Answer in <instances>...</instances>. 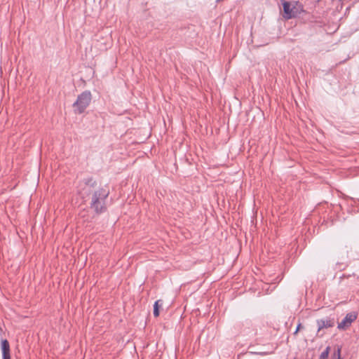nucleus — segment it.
<instances>
[{
	"label": "nucleus",
	"mask_w": 359,
	"mask_h": 359,
	"mask_svg": "<svg viewBox=\"0 0 359 359\" xmlns=\"http://www.w3.org/2000/svg\"><path fill=\"white\" fill-rule=\"evenodd\" d=\"M301 327H302V324H301V323H299V324L297 325V327L296 331L294 332V334H295L299 332V330L301 329Z\"/></svg>",
	"instance_id": "obj_10"
},
{
	"label": "nucleus",
	"mask_w": 359,
	"mask_h": 359,
	"mask_svg": "<svg viewBox=\"0 0 359 359\" xmlns=\"http://www.w3.org/2000/svg\"><path fill=\"white\" fill-rule=\"evenodd\" d=\"M330 348L327 346L326 349L321 353L320 358L322 359H327L328 358L329 353H330Z\"/></svg>",
	"instance_id": "obj_8"
},
{
	"label": "nucleus",
	"mask_w": 359,
	"mask_h": 359,
	"mask_svg": "<svg viewBox=\"0 0 359 359\" xmlns=\"http://www.w3.org/2000/svg\"><path fill=\"white\" fill-rule=\"evenodd\" d=\"M283 9V18L290 20L296 18L302 11V6L297 1L281 0Z\"/></svg>",
	"instance_id": "obj_2"
},
{
	"label": "nucleus",
	"mask_w": 359,
	"mask_h": 359,
	"mask_svg": "<svg viewBox=\"0 0 359 359\" xmlns=\"http://www.w3.org/2000/svg\"><path fill=\"white\" fill-rule=\"evenodd\" d=\"M91 100L92 95L90 92L84 91L80 94L78 96L76 101L73 104L75 112L77 114L83 113L89 106Z\"/></svg>",
	"instance_id": "obj_3"
},
{
	"label": "nucleus",
	"mask_w": 359,
	"mask_h": 359,
	"mask_svg": "<svg viewBox=\"0 0 359 359\" xmlns=\"http://www.w3.org/2000/svg\"><path fill=\"white\" fill-rule=\"evenodd\" d=\"M334 356L336 357L337 359H341V348L340 347H337V350L334 353Z\"/></svg>",
	"instance_id": "obj_9"
},
{
	"label": "nucleus",
	"mask_w": 359,
	"mask_h": 359,
	"mask_svg": "<svg viewBox=\"0 0 359 359\" xmlns=\"http://www.w3.org/2000/svg\"><path fill=\"white\" fill-rule=\"evenodd\" d=\"M317 325L318 327V331L319 332L322 329L333 327L334 321L333 319H320L317 320Z\"/></svg>",
	"instance_id": "obj_6"
},
{
	"label": "nucleus",
	"mask_w": 359,
	"mask_h": 359,
	"mask_svg": "<svg viewBox=\"0 0 359 359\" xmlns=\"http://www.w3.org/2000/svg\"><path fill=\"white\" fill-rule=\"evenodd\" d=\"M163 301L161 299L157 300L154 305V316L158 317L160 313V309L163 307Z\"/></svg>",
	"instance_id": "obj_7"
},
{
	"label": "nucleus",
	"mask_w": 359,
	"mask_h": 359,
	"mask_svg": "<svg viewBox=\"0 0 359 359\" xmlns=\"http://www.w3.org/2000/svg\"><path fill=\"white\" fill-rule=\"evenodd\" d=\"M96 182L92 177H87L79 182L78 193L84 197L90 191H94L91 200V207L98 213L104 209V202L109 194V190L104 187H96Z\"/></svg>",
	"instance_id": "obj_1"
},
{
	"label": "nucleus",
	"mask_w": 359,
	"mask_h": 359,
	"mask_svg": "<svg viewBox=\"0 0 359 359\" xmlns=\"http://www.w3.org/2000/svg\"><path fill=\"white\" fill-rule=\"evenodd\" d=\"M357 315L355 313H348L344 319L338 324L339 330H346L349 327L351 323L356 319Z\"/></svg>",
	"instance_id": "obj_4"
},
{
	"label": "nucleus",
	"mask_w": 359,
	"mask_h": 359,
	"mask_svg": "<svg viewBox=\"0 0 359 359\" xmlns=\"http://www.w3.org/2000/svg\"><path fill=\"white\" fill-rule=\"evenodd\" d=\"M3 359H11V350L8 341L4 339L1 343Z\"/></svg>",
	"instance_id": "obj_5"
}]
</instances>
